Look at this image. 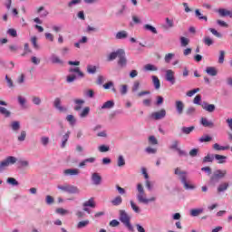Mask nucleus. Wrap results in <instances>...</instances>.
<instances>
[{"label": "nucleus", "mask_w": 232, "mask_h": 232, "mask_svg": "<svg viewBox=\"0 0 232 232\" xmlns=\"http://www.w3.org/2000/svg\"><path fill=\"white\" fill-rule=\"evenodd\" d=\"M137 191L136 198L139 204H144L145 206H148L150 202H155V200H157V198L155 197L148 198L146 196V191L144 190V187L140 183L137 185Z\"/></svg>", "instance_id": "nucleus-1"}, {"label": "nucleus", "mask_w": 232, "mask_h": 232, "mask_svg": "<svg viewBox=\"0 0 232 232\" xmlns=\"http://www.w3.org/2000/svg\"><path fill=\"white\" fill-rule=\"evenodd\" d=\"M174 175H177L183 185V188L187 190H193L197 189L195 185L189 184L188 180V171L180 169V168H176L174 170Z\"/></svg>", "instance_id": "nucleus-2"}, {"label": "nucleus", "mask_w": 232, "mask_h": 232, "mask_svg": "<svg viewBox=\"0 0 232 232\" xmlns=\"http://www.w3.org/2000/svg\"><path fill=\"white\" fill-rule=\"evenodd\" d=\"M119 220L123 224L124 227L128 228L129 231H135L133 225H131V216H130L126 210H119Z\"/></svg>", "instance_id": "nucleus-3"}, {"label": "nucleus", "mask_w": 232, "mask_h": 232, "mask_svg": "<svg viewBox=\"0 0 232 232\" xmlns=\"http://www.w3.org/2000/svg\"><path fill=\"white\" fill-rule=\"evenodd\" d=\"M57 189L63 191V193H69L70 195H79L81 193V189L77 186L68 183L57 185Z\"/></svg>", "instance_id": "nucleus-4"}, {"label": "nucleus", "mask_w": 232, "mask_h": 232, "mask_svg": "<svg viewBox=\"0 0 232 232\" xmlns=\"http://www.w3.org/2000/svg\"><path fill=\"white\" fill-rule=\"evenodd\" d=\"M69 72H70V73H77V75L72 74V75L67 76V82H73V81H75V79H77V78L83 79V77H84V72H82L81 71V68H79V67H74V68L71 67L69 69Z\"/></svg>", "instance_id": "nucleus-5"}, {"label": "nucleus", "mask_w": 232, "mask_h": 232, "mask_svg": "<svg viewBox=\"0 0 232 232\" xmlns=\"http://www.w3.org/2000/svg\"><path fill=\"white\" fill-rule=\"evenodd\" d=\"M227 175V170L224 169H217L213 172L212 176L210 177L211 182H218L221 179H224Z\"/></svg>", "instance_id": "nucleus-6"}, {"label": "nucleus", "mask_w": 232, "mask_h": 232, "mask_svg": "<svg viewBox=\"0 0 232 232\" xmlns=\"http://www.w3.org/2000/svg\"><path fill=\"white\" fill-rule=\"evenodd\" d=\"M4 106H8V102L0 100V115H3L5 119H10L12 117V111Z\"/></svg>", "instance_id": "nucleus-7"}, {"label": "nucleus", "mask_w": 232, "mask_h": 232, "mask_svg": "<svg viewBox=\"0 0 232 232\" xmlns=\"http://www.w3.org/2000/svg\"><path fill=\"white\" fill-rule=\"evenodd\" d=\"M61 98L57 97L53 101V106L61 113H66V111H68V108L63 106Z\"/></svg>", "instance_id": "nucleus-8"}, {"label": "nucleus", "mask_w": 232, "mask_h": 232, "mask_svg": "<svg viewBox=\"0 0 232 232\" xmlns=\"http://www.w3.org/2000/svg\"><path fill=\"white\" fill-rule=\"evenodd\" d=\"M165 81H167V82H169L170 84H175V72H173V70L169 69L166 71Z\"/></svg>", "instance_id": "nucleus-9"}, {"label": "nucleus", "mask_w": 232, "mask_h": 232, "mask_svg": "<svg viewBox=\"0 0 232 232\" xmlns=\"http://www.w3.org/2000/svg\"><path fill=\"white\" fill-rule=\"evenodd\" d=\"M91 180L94 186H101L102 182V177L98 172H94L91 176Z\"/></svg>", "instance_id": "nucleus-10"}, {"label": "nucleus", "mask_w": 232, "mask_h": 232, "mask_svg": "<svg viewBox=\"0 0 232 232\" xmlns=\"http://www.w3.org/2000/svg\"><path fill=\"white\" fill-rule=\"evenodd\" d=\"M81 174L79 169H67L63 170L64 177H77Z\"/></svg>", "instance_id": "nucleus-11"}, {"label": "nucleus", "mask_w": 232, "mask_h": 232, "mask_svg": "<svg viewBox=\"0 0 232 232\" xmlns=\"http://www.w3.org/2000/svg\"><path fill=\"white\" fill-rule=\"evenodd\" d=\"M166 117V111L164 109H161L159 111H155L151 113V119H154V121H161V119H164Z\"/></svg>", "instance_id": "nucleus-12"}, {"label": "nucleus", "mask_w": 232, "mask_h": 232, "mask_svg": "<svg viewBox=\"0 0 232 232\" xmlns=\"http://www.w3.org/2000/svg\"><path fill=\"white\" fill-rule=\"evenodd\" d=\"M123 52H124L123 49H118L117 51L111 53L107 56V61H109V62L115 61V59H117V57L119 59Z\"/></svg>", "instance_id": "nucleus-13"}, {"label": "nucleus", "mask_w": 232, "mask_h": 232, "mask_svg": "<svg viewBox=\"0 0 232 232\" xmlns=\"http://www.w3.org/2000/svg\"><path fill=\"white\" fill-rule=\"evenodd\" d=\"M118 65L120 68H126V66H128V59H126V53L124 51L119 57Z\"/></svg>", "instance_id": "nucleus-14"}, {"label": "nucleus", "mask_w": 232, "mask_h": 232, "mask_svg": "<svg viewBox=\"0 0 232 232\" xmlns=\"http://www.w3.org/2000/svg\"><path fill=\"white\" fill-rule=\"evenodd\" d=\"M184 108H185L184 102L180 100H177L175 102V109L179 115H182V113H184Z\"/></svg>", "instance_id": "nucleus-15"}, {"label": "nucleus", "mask_w": 232, "mask_h": 232, "mask_svg": "<svg viewBox=\"0 0 232 232\" xmlns=\"http://www.w3.org/2000/svg\"><path fill=\"white\" fill-rule=\"evenodd\" d=\"M201 107L205 110V111H208V113H213V111H215L217 109L215 104H209L208 102H203Z\"/></svg>", "instance_id": "nucleus-16"}, {"label": "nucleus", "mask_w": 232, "mask_h": 232, "mask_svg": "<svg viewBox=\"0 0 232 232\" xmlns=\"http://www.w3.org/2000/svg\"><path fill=\"white\" fill-rule=\"evenodd\" d=\"M73 102L75 104L73 107L74 111H81L85 102L82 99H74Z\"/></svg>", "instance_id": "nucleus-17"}, {"label": "nucleus", "mask_w": 232, "mask_h": 232, "mask_svg": "<svg viewBox=\"0 0 232 232\" xmlns=\"http://www.w3.org/2000/svg\"><path fill=\"white\" fill-rule=\"evenodd\" d=\"M10 128L12 130V131H14V133H17L19 131V130H21V121H14L10 123Z\"/></svg>", "instance_id": "nucleus-18"}, {"label": "nucleus", "mask_w": 232, "mask_h": 232, "mask_svg": "<svg viewBox=\"0 0 232 232\" xmlns=\"http://www.w3.org/2000/svg\"><path fill=\"white\" fill-rule=\"evenodd\" d=\"M200 124L204 126V128H215V123L213 121H208V118H201Z\"/></svg>", "instance_id": "nucleus-19"}, {"label": "nucleus", "mask_w": 232, "mask_h": 232, "mask_svg": "<svg viewBox=\"0 0 232 232\" xmlns=\"http://www.w3.org/2000/svg\"><path fill=\"white\" fill-rule=\"evenodd\" d=\"M206 73H208V75H210V77H217V75H218V71L216 67L209 66L206 68Z\"/></svg>", "instance_id": "nucleus-20"}, {"label": "nucleus", "mask_w": 232, "mask_h": 232, "mask_svg": "<svg viewBox=\"0 0 232 232\" xmlns=\"http://www.w3.org/2000/svg\"><path fill=\"white\" fill-rule=\"evenodd\" d=\"M4 162H5V165L8 168L9 166H14V164L17 162V159L14 156H9L4 160Z\"/></svg>", "instance_id": "nucleus-21"}, {"label": "nucleus", "mask_w": 232, "mask_h": 232, "mask_svg": "<svg viewBox=\"0 0 232 232\" xmlns=\"http://www.w3.org/2000/svg\"><path fill=\"white\" fill-rule=\"evenodd\" d=\"M4 162H5V165L8 168L9 166H14V164L17 162V159L14 156H9L4 160Z\"/></svg>", "instance_id": "nucleus-22"}, {"label": "nucleus", "mask_w": 232, "mask_h": 232, "mask_svg": "<svg viewBox=\"0 0 232 232\" xmlns=\"http://www.w3.org/2000/svg\"><path fill=\"white\" fill-rule=\"evenodd\" d=\"M50 59H51V62L53 63V64H62V65L64 64V61H63L56 54H52Z\"/></svg>", "instance_id": "nucleus-23"}, {"label": "nucleus", "mask_w": 232, "mask_h": 232, "mask_svg": "<svg viewBox=\"0 0 232 232\" xmlns=\"http://www.w3.org/2000/svg\"><path fill=\"white\" fill-rule=\"evenodd\" d=\"M70 130H68L63 137H62V143H61V148L64 149L66 148V143L68 142V139H70Z\"/></svg>", "instance_id": "nucleus-24"}, {"label": "nucleus", "mask_w": 232, "mask_h": 232, "mask_svg": "<svg viewBox=\"0 0 232 232\" xmlns=\"http://www.w3.org/2000/svg\"><path fill=\"white\" fill-rule=\"evenodd\" d=\"M113 106H115V102H113V100L111 101H107L106 102H104L102 104V106L101 107L102 110H111V108H113Z\"/></svg>", "instance_id": "nucleus-25"}, {"label": "nucleus", "mask_w": 232, "mask_h": 232, "mask_svg": "<svg viewBox=\"0 0 232 232\" xmlns=\"http://www.w3.org/2000/svg\"><path fill=\"white\" fill-rule=\"evenodd\" d=\"M152 83L155 90H160V80L156 75L151 76Z\"/></svg>", "instance_id": "nucleus-26"}, {"label": "nucleus", "mask_w": 232, "mask_h": 232, "mask_svg": "<svg viewBox=\"0 0 232 232\" xmlns=\"http://www.w3.org/2000/svg\"><path fill=\"white\" fill-rule=\"evenodd\" d=\"M180 144V141L179 140H172L171 144L169 146V150H171L172 151H178L179 149V145Z\"/></svg>", "instance_id": "nucleus-27"}, {"label": "nucleus", "mask_w": 232, "mask_h": 232, "mask_svg": "<svg viewBox=\"0 0 232 232\" xmlns=\"http://www.w3.org/2000/svg\"><path fill=\"white\" fill-rule=\"evenodd\" d=\"M143 70L144 72H157L159 70V67L154 64L149 63L144 65Z\"/></svg>", "instance_id": "nucleus-28"}, {"label": "nucleus", "mask_w": 232, "mask_h": 232, "mask_svg": "<svg viewBox=\"0 0 232 232\" xmlns=\"http://www.w3.org/2000/svg\"><path fill=\"white\" fill-rule=\"evenodd\" d=\"M165 22H166V25L163 26V28H165V30H169L170 28L175 27V22L172 19H169L167 17L165 19Z\"/></svg>", "instance_id": "nucleus-29"}, {"label": "nucleus", "mask_w": 232, "mask_h": 232, "mask_svg": "<svg viewBox=\"0 0 232 232\" xmlns=\"http://www.w3.org/2000/svg\"><path fill=\"white\" fill-rule=\"evenodd\" d=\"M95 201L93 200V198H91L89 200L85 201L82 204V208H92V209L95 208Z\"/></svg>", "instance_id": "nucleus-30"}, {"label": "nucleus", "mask_w": 232, "mask_h": 232, "mask_svg": "<svg viewBox=\"0 0 232 232\" xmlns=\"http://www.w3.org/2000/svg\"><path fill=\"white\" fill-rule=\"evenodd\" d=\"M214 159L218 161V164H226V160H227V157L220 155V154H216L214 156Z\"/></svg>", "instance_id": "nucleus-31"}, {"label": "nucleus", "mask_w": 232, "mask_h": 232, "mask_svg": "<svg viewBox=\"0 0 232 232\" xmlns=\"http://www.w3.org/2000/svg\"><path fill=\"white\" fill-rule=\"evenodd\" d=\"M194 130H195V126L182 127L181 128V133L183 135H189Z\"/></svg>", "instance_id": "nucleus-32"}, {"label": "nucleus", "mask_w": 232, "mask_h": 232, "mask_svg": "<svg viewBox=\"0 0 232 232\" xmlns=\"http://www.w3.org/2000/svg\"><path fill=\"white\" fill-rule=\"evenodd\" d=\"M117 166H118V168H124V166H126V160L124 159V156L120 155L118 157Z\"/></svg>", "instance_id": "nucleus-33"}, {"label": "nucleus", "mask_w": 232, "mask_h": 232, "mask_svg": "<svg viewBox=\"0 0 232 232\" xmlns=\"http://www.w3.org/2000/svg\"><path fill=\"white\" fill-rule=\"evenodd\" d=\"M88 115H90V107H85L80 112L79 117L81 119H86V117H88Z\"/></svg>", "instance_id": "nucleus-34"}, {"label": "nucleus", "mask_w": 232, "mask_h": 232, "mask_svg": "<svg viewBox=\"0 0 232 232\" xmlns=\"http://www.w3.org/2000/svg\"><path fill=\"white\" fill-rule=\"evenodd\" d=\"M18 164H19L20 168H23L24 169L30 168V161H28L26 160H19Z\"/></svg>", "instance_id": "nucleus-35"}, {"label": "nucleus", "mask_w": 232, "mask_h": 232, "mask_svg": "<svg viewBox=\"0 0 232 232\" xmlns=\"http://www.w3.org/2000/svg\"><path fill=\"white\" fill-rule=\"evenodd\" d=\"M214 150H216L217 151H226L229 149V146H221L218 143H215L213 145Z\"/></svg>", "instance_id": "nucleus-36"}, {"label": "nucleus", "mask_w": 232, "mask_h": 232, "mask_svg": "<svg viewBox=\"0 0 232 232\" xmlns=\"http://www.w3.org/2000/svg\"><path fill=\"white\" fill-rule=\"evenodd\" d=\"M228 188H229V183H221L218 187V193H224V191H227Z\"/></svg>", "instance_id": "nucleus-37"}, {"label": "nucleus", "mask_w": 232, "mask_h": 232, "mask_svg": "<svg viewBox=\"0 0 232 232\" xmlns=\"http://www.w3.org/2000/svg\"><path fill=\"white\" fill-rule=\"evenodd\" d=\"M202 213H204V208H194L190 210L191 217H198Z\"/></svg>", "instance_id": "nucleus-38"}, {"label": "nucleus", "mask_w": 232, "mask_h": 232, "mask_svg": "<svg viewBox=\"0 0 232 232\" xmlns=\"http://www.w3.org/2000/svg\"><path fill=\"white\" fill-rule=\"evenodd\" d=\"M89 225H90V220L88 219L80 221L77 224V229H83V227H87Z\"/></svg>", "instance_id": "nucleus-39"}, {"label": "nucleus", "mask_w": 232, "mask_h": 232, "mask_svg": "<svg viewBox=\"0 0 232 232\" xmlns=\"http://www.w3.org/2000/svg\"><path fill=\"white\" fill-rule=\"evenodd\" d=\"M116 39H126L128 38V32L126 31H120L116 34Z\"/></svg>", "instance_id": "nucleus-40"}, {"label": "nucleus", "mask_w": 232, "mask_h": 232, "mask_svg": "<svg viewBox=\"0 0 232 232\" xmlns=\"http://www.w3.org/2000/svg\"><path fill=\"white\" fill-rule=\"evenodd\" d=\"M111 202L112 206H121V204H122V197L117 196Z\"/></svg>", "instance_id": "nucleus-41"}, {"label": "nucleus", "mask_w": 232, "mask_h": 232, "mask_svg": "<svg viewBox=\"0 0 232 232\" xmlns=\"http://www.w3.org/2000/svg\"><path fill=\"white\" fill-rule=\"evenodd\" d=\"M18 104L21 106V108H26V98L23 96L17 97Z\"/></svg>", "instance_id": "nucleus-42"}, {"label": "nucleus", "mask_w": 232, "mask_h": 232, "mask_svg": "<svg viewBox=\"0 0 232 232\" xmlns=\"http://www.w3.org/2000/svg\"><path fill=\"white\" fill-rule=\"evenodd\" d=\"M18 142H24L26 140V130H21L20 134L17 136Z\"/></svg>", "instance_id": "nucleus-43"}, {"label": "nucleus", "mask_w": 232, "mask_h": 232, "mask_svg": "<svg viewBox=\"0 0 232 232\" xmlns=\"http://www.w3.org/2000/svg\"><path fill=\"white\" fill-rule=\"evenodd\" d=\"M66 121L71 124V126H74V124L77 122V120H75V116L69 114L66 116Z\"/></svg>", "instance_id": "nucleus-44"}, {"label": "nucleus", "mask_w": 232, "mask_h": 232, "mask_svg": "<svg viewBox=\"0 0 232 232\" xmlns=\"http://www.w3.org/2000/svg\"><path fill=\"white\" fill-rule=\"evenodd\" d=\"M215 160V156L213 154H208L203 158V164H206L207 162H213Z\"/></svg>", "instance_id": "nucleus-45"}, {"label": "nucleus", "mask_w": 232, "mask_h": 232, "mask_svg": "<svg viewBox=\"0 0 232 232\" xmlns=\"http://www.w3.org/2000/svg\"><path fill=\"white\" fill-rule=\"evenodd\" d=\"M140 88V82L135 81L133 82V85H132V88H131L132 93H137V92H139Z\"/></svg>", "instance_id": "nucleus-46"}, {"label": "nucleus", "mask_w": 232, "mask_h": 232, "mask_svg": "<svg viewBox=\"0 0 232 232\" xmlns=\"http://www.w3.org/2000/svg\"><path fill=\"white\" fill-rule=\"evenodd\" d=\"M130 204L134 213H140V208H139V206H137V204L133 200H130Z\"/></svg>", "instance_id": "nucleus-47"}, {"label": "nucleus", "mask_w": 232, "mask_h": 232, "mask_svg": "<svg viewBox=\"0 0 232 232\" xmlns=\"http://www.w3.org/2000/svg\"><path fill=\"white\" fill-rule=\"evenodd\" d=\"M196 17H198L200 21H208V16H204L202 13H200V10L196 9L195 10Z\"/></svg>", "instance_id": "nucleus-48"}, {"label": "nucleus", "mask_w": 232, "mask_h": 232, "mask_svg": "<svg viewBox=\"0 0 232 232\" xmlns=\"http://www.w3.org/2000/svg\"><path fill=\"white\" fill-rule=\"evenodd\" d=\"M54 202L55 198H53V197L50 195L45 196V204H47V206H52Z\"/></svg>", "instance_id": "nucleus-49"}, {"label": "nucleus", "mask_w": 232, "mask_h": 232, "mask_svg": "<svg viewBox=\"0 0 232 232\" xmlns=\"http://www.w3.org/2000/svg\"><path fill=\"white\" fill-rule=\"evenodd\" d=\"M226 57V51L221 50L219 51V56H218V63L224 64V59Z\"/></svg>", "instance_id": "nucleus-50"}, {"label": "nucleus", "mask_w": 232, "mask_h": 232, "mask_svg": "<svg viewBox=\"0 0 232 232\" xmlns=\"http://www.w3.org/2000/svg\"><path fill=\"white\" fill-rule=\"evenodd\" d=\"M87 72H89L91 75L97 73V67L94 65H87Z\"/></svg>", "instance_id": "nucleus-51"}, {"label": "nucleus", "mask_w": 232, "mask_h": 232, "mask_svg": "<svg viewBox=\"0 0 232 232\" xmlns=\"http://www.w3.org/2000/svg\"><path fill=\"white\" fill-rule=\"evenodd\" d=\"M31 43H32L33 47L34 48V50H39V48H41L39 46V44H37V36H33L31 38Z\"/></svg>", "instance_id": "nucleus-52"}, {"label": "nucleus", "mask_w": 232, "mask_h": 232, "mask_svg": "<svg viewBox=\"0 0 232 232\" xmlns=\"http://www.w3.org/2000/svg\"><path fill=\"white\" fill-rule=\"evenodd\" d=\"M40 142L43 146L46 147L48 144H50V138L46 137V136H43L40 139Z\"/></svg>", "instance_id": "nucleus-53"}, {"label": "nucleus", "mask_w": 232, "mask_h": 232, "mask_svg": "<svg viewBox=\"0 0 232 232\" xmlns=\"http://www.w3.org/2000/svg\"><path fill=\"white\" fill-rule=\"evenodd\" d=\"M6 182L7 184H11V186H19V181L15 178H8Z\"/></svg>", "instance_id": "nucleus-54"}, {"label": "nucleus", "mask_w": 232, "mask_h": 232, "mask_svg": "<svg viewBox=\"0 0 232 232\" xmlns=\"http://www.w3.org/2000/svg\"><path fill=\"white\" fill-rule=\"evenodd\" d=\"M145 30H148L149 32H151V34H158L157 28L153 27L151 24H145L144 25Z\"/></svg>", "instance_id": "nucleus-55"}, {"label": "nucleus", "mask_w": 232, "mask_h": 232, "mask_svg": "<svg viewBox=\"0 0 232 232\" xmlns=\"http://www.w3.org/2000/svg\"><path fill=\"white\" fill-rule=\"evenodd\" d=\"M98 150H99L100 153H106V152L110 151V146L101 145L100 147H98Z\"/></svg>", "instance_id": "nucleus-56"}, {"label": "nucleus", "mask_w": 232, "mask_h": 232, "mask_svg": "<svg viewBox=\"0 0 232 232\" xmlns=\"http://www.w3.org/2000/svg\"><path fill=\"white\" fill-rule=\"evenodd\" d=\"M212 139L209 135H203L199 138V142H211Z\"/></svg>", "instance_id": "nucleus-57"}, {"label": "nucleus", "mask_w": 232, "mask_h": 232, "mask_svg": "<svg viewBox=\"0 0 232 232\" xmlns=\"http://www.w3.org/2000/svg\"><path fill=\"white\" fill-rule=\"evenodd\" d=\"M196 111V109L195 107H188L186 111H185V114L188 116V117H191V115H193Z\"/></svg>", "instance_id": "nucleus-58"}, {"label": "nucleus", "mask_w": 232, "mask_h": 232, "mask_svg": "<svg viewBox=\"0 0 232 232\" xmlns=\"http://www.w3.org/2000/svg\"><path fill=\"white\" fill-rule=\"evenodd\" d=\"M149 144H151L152 146H157L159 144V140L155 136H150L149 137Z\"/></svg>", "instance_id": "nucleus-59"}, {"label": "nucleus", "mask_w": 232, "mask_h": 232, "mask_svg": "<svg viewBox=\"0 0 232 232\" xmlns=\"http://www.w3.org/2000/svg\"><path fill=\"white\" fill-rule=\"evenodd\" d=\"M32 102H33V104H34L35 106H40L42 101H41V99L39 98V96H33V97H32Z\"/></svg>", "instance_id": "nucleus-60"}, {"label": "nucleus", "mask_w": 232, "mask_h": 232, "mask_svg": "<svg viewBox=\"0 0 232 232\" xmlns=\"http://www.w3.org/2000/svg\"><path fill=\"white\" fill-rule=\"evenodd\" d=\"M120 93L121 95H126V93H128V85H126V84L121 85Z\"/></svg>", "instance_id": "nucleus-61"}, {"label": "nucleus", "mask_w": 232, "mask_h": 232, "mask_svg": "<svg viewBox=\"0 0 232 232\" xmlns=\"http://www.w3.org/2000/svg\"><path fill=\"white\" fill-rule=\"evenodd\" d=\"M203 43L207 44V46H211V44H213V40L209 36H205Z\"/></svg>", "instance_id": "nucleus-62"}, {"label": "nucleus", "mask_w": 232, "mask_h": 232, "mask_svg": "<svg viewBox=\"0 0 232 232\" xmlns=\"http://www.w3.org/2000/svg\"><path fill=\"white\" fill-rule=\"evenodd\" d=\"M180 43H181V46L186 47V46H188V44H189V39L182 36L180 38Z\"/></svg>", "instance_id": "nucleus-63"}, {"label": "nucleus", "mask_w": 232, "mask_h": 232, "mask_svg": "<svg viewBox=\"0 0 232 232\" xmlns=\"http://www.w3.org/2000/svg\"><path fill=\"white\" fill-rule=\"evenodd\" d=\"M5 81L7 82V86L9 88H14V81L12 80V78L8 77V75H5Z\"/></svg>", "instance_id": "nucleus-64"}]
</instances>
